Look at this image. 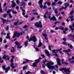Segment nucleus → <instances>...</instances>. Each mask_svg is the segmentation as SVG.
Wrapping results in <instances>:
<instances>
[{
	"mask_svg": "<svg viewBox=\"0 0 74 74\" xmlns=\"http://www.w3.org/2000/svg\"><path fill=\"white\" fill-rule=\"evenodd\" d=\"M35 26H37V27L38 28H41L42 27V25L41 24V22L40 21H39V23L38 22H36L34 24Z\"/></svg>",
	"mask_w": 74,
	"mask_h": 74,
	"instance_id": "4",
	"label": "nucleus"
},
{
	"mask_svg": "<svg viewBox=\"0 0 74 74\" xmlns=\"http://www.w3.org/2000/svg\"><path fill=\"white\" fill-rule=\"evenodd\" d=\"M62 64H64L65 65H67L68 63L66 62H63V61H61Z\"/></svg>",
	"mask_w": 74,
	"mask_h": 74,
	"instance_id": "21",
	"label": "nucleus"
},
{
	"mask_svg": "<svg viewBox=\"0 0 74 74\" xmlns=\"http://www.w3.org/2000/svg\"><path fill=\"white\" fill-rule=\"evenodd\" d=\"M27 66H26L23 67V70H26V69H27Z\"/></svg>",
	"mask_w": 74,
	"mask_h": 74,
	"instance_id": "33",
	"label": "nucleus"
},
{
	"mask_svg": "<svg viewBox=\"0 0 74 74\" xmlns=\"http://www.w3.org/2000/svg\"><path fill=\"white\" fill-rule=\"evenodd\" d=\"M22 33H25V31H23L22 32H21L20 33H18L17 32H15L14 34V35L13 36V38H14L16 37H19L20 35L22 36Z\"/></svg>",
	"mask_w": 74,
	"mask_h": 74,
	"instance_id": "2",
	"label": "nucleus"
},
{
	"mask_svg": "<svg viewBox=\"0 0 74 74\" xmlns=\"http://www.w3.org/2000/svg\"><path fill=\"white\" fill-rule=\"evenodd\" d=\"M21 5L22 7H23V8H25L26 6L27 5V4L24 1H22L21 3Z\"/></svg>",
	"mask_w": 74,
	"mask_h": 74,
	"instance_id": "12",
	"label": "nucleus"
},
{
	"mask_svg": "<svg viewBox=\"0 0 74 74\" xmlns=\"http://www.w3.org/2000/svg\"><path fill=\"white\" fill-rule=\"evenodd\" d=\"M53 10L54 11V12L55 14H58V12L57 11V8H55V7H54L53 8Z\"/></svg>",
	"mask_w": 74,
	"mask_h": 74,
	"instance_id": "17",
	"label": "nucleus"
},
{
	"mask_svg": "<svg viewBox=\"0 0 74 74\" xmlns=\"http://www.w3.org/2000/svg\"><path fill=\"white\" fill-rule=\"evenodd\" d=\"M31 73V72L30 71H28L26 73H25V74H30Z\"/></svg>",
	"mask_w": 74,
	"mask_h": 74,
	"instance_id": "42",
	"label": "nucleus"
},
{
	"mask_svg": "<svg viewBox=\"0 0 74 74\" xmlns=\"http://www.w3.org/2000/svg\"><path fill=\"white\" fill-rule=\"evenodd\" d=\"M58 29H61V30H64V28L63 27H57L55 28V30H57Z\"/></svg>",
	"mask_w": 74,
	"mask_h": 74,
	"instance_id": "16",
	"label": "nucleus"
},
{
	"mask_svg": "<svg viewBox=\"0 0 74 74\" xmlns=\"http://www.w3.org/2000/svg\"><path fill=\"white\" fill-rule=\"evenodd\" d=\"M2 41H3V39L2 38H0V42H2Z\"/></svg>",
	"mask_w": 74,
	"mask_h": 74,
	"instance_id": "59",
	"label": "nucleus"
},
{
	"mask_svg": "<svg viewBox=\"0 0 74 74\" xmlns=\"http://www.w3.org/2000/svg\"><path fill=\"white\" fill-rule=\"evenodd\" d=\"M40 73L42 74H45V73L44 72L43 70H41L40 71Z\"/></svg>",
	"mask_w": 74,
	"mask_h": 74,
	"instance_id": "38",
	"label": "nucleus"
},
{
	"mask_svg": "<svg viewBox=\"0 0 74 74\" xmlns=\"http://www.w3.org/2000/svg\"><path fill=\"white\" fill-rule=\"evenodd\" d=\"M28 25H25L23 27V28L24 29H25V28H28Z\"/></svg>",
	"mask_w": 74,
	"mask_h": 74,
	"instance_id": "34",
	"label": "nucleus"
},
{
	"mask_svg": "<svg viewBox=\"0 0 74 74\" xmlns=\"http://www.w3.org/2000/svg\"><path fill=\"white\" fill-rule=\"evenodd\" d=\"M23 23V22H21L19 23L18 25H21V24H22V23Z\"/></svg>",
	"mask_w": 74,
	"mask_h": 74,
	"instance_id": "62",
	"label": "nucleus"
},
{
	"mask_svg": "<svg viewBox=\"0 0 74 74\" xmlns=\"http://www.w3.org/2000/svg\"><path fill=\"white\" fill-rule=\"evenodd\" d=\"M58 66H61V63H60V62H58Z\"/></svg>",
	"mask_w": 74,
	"mask_h": 74,
	"instance_id": "37",
	"label": "nucleus"
},
{
	"mask_svg": "<svg viewBox=\"0 0 74 74\" xmlns=\"http://www.w3.org/2000/svg\"><path fill=\"white\" fill-rule=\"evenodd\" d=\"M72 59H74V57L72 56V58H71V59L69 58L68 59V60L69 61H70L71 60H72Z\"/></svg>",
	"mask_w": 74,
	"mask_h": 74,
	"instance_id": "32",
	"label": "nucleus"
},
{
	"mask_svg": "<svg viewBox=\"0 0 74 74\" xmlns=\"http://www.w3.org/2000/svg\"><path fill=\"white\" fill-rule=\"evenodd\" d=\"M8 16L10 18H12V16L11 15V14H9Z\"/></svg>",
	"mask_w": 74,
	"mask_h": 74,
	"instance_id": "45",
	"label": "nucleus"
},
{
	"mask_svg": "<svg viewBox=\"0 0 74 74\" xmlns=\"http://www.w3.org/2000/svg\"><path fill=\"white\" fill-rule=\"evenodd\" d=\"M7 14H4L3 15V18H6V17H7Z\"/></svg>",
	"mask_w": 74,
	"mask_h": 74,
	"instance_id": "39",
	"label": "nucleus"
},
{
	"mask_svg": "<svg viewBox=\"0 0 74 74\" xmlns=\"http://www.w3.org/2000/svg\"><path fill=\"white\" fill-rule=\"evenodd\" d=\"M45 14L46 15V14H47V15L48 16H50L51 15V13H49L47 11L45 13Z\"/></svg>",
	"mask_w": 74,
	"mask_h": 74,
	"instance_id": "20",
	"label": "nucleus"
},
{
	"mask_svg": "<svg viewBox=\"0 0 74 74\" xmlns=\"http://www.w3.org/2000/svg\"><path fill=\"white\" fill-rule=\"evenodd\" d=\"M10 62L11 63H13V62H14V60H13V59H12V58L10 60Z\"/></svg>",
	"mask_w": 74,
	"mask_h": 74,
	"instance_id": "57",
	"label": "nucleus"
},
{
	"mask_svg": "<svg viewBox=\"0 0 74 74\" xmlns=\"http://www.w3.org/2000/svg\"><path fill=\"white\" fill-rule=\"evenodd\" d=\"M1 3H0V12L1 13L3 12V11H2V8H1Z\"/></svg>",
	"mask_w": 74,
	"mask_h": 74,
	"instance_id": "24",
	"label": "nucleus"
},
{
	"mask_svg": "<svg viewBox=\"0 0 74 74\" xmlns=\"http://www.w3.org/2000/svg\"><path fill=\"white\" fill-rule=\"evenodd\" d=\"M2 68H3V70H4L5 69V65H3L2 66Z\"/></svg>",
	"mask_w": 74,
	"mask_h": 74,
	"instance_id": "47",
	"label": "nucleus"
},
{
	"mask_svg": "<svg viewBox=\"0 0 74 74\" xmlns=\"http://www.w3.org/2000/svg\"><path fill=\"white\" fill-rule=\"evenodd\" d=\"M42 2H43V0H40L39 1V4H42Z\"/></svg>",
	"mask_w": 74,
	"mask_h": 74,
	"instance_id": "26",
	"label": "nucleus"
},
{
	"mask_svg": "<svg viewBox=\"0 0 74 74\" xmlns=\"http://www.w3.org/2000/svg\"><path fill=\"white\" fill-rule=\"evenodd\" d=\"M12 49H11V52H14L15 51V48L14 47H12Z\"/></svg>",
	"mask_w": 74,
	"mask_h": 74,
	"instance_id": "31",
	"label": "nucleus"
},
{
	"mask_svg": "<svg viewBox=\"0 0 74 74\" xmlns=\"http://www.w3.org/2000/svg\"><path fill=\"white\" fill-rule=\"evenodd\" d=\"M8 55L6 56L5 55H4L3 57V59H5V60H10V57H9Z\"/></svg>",
	"mask_w": 74,
	"mask_h": 74,
	"instance_id": "9",
	"label": "nucleus"
},
{
	"mask_svg": "<svg viewBox=\"0 0 74 74\" xmlns=\"http://www.w3.org/2000/svg\"><path fill=\"white\" fill-rule=\"evenodd\" d=\"M10 69V67H8L7 68H6L5 69V73H8V71Z\"/></svg>",
	"mask_w": 74,
	"mask_h": 74,
	"instance_id": "18",
	"label": "nucleus"
},
{
	"mask_svg": "<svg viewBox=\"0 0 74 74\" xmlns=\"http://www.w3.org/2000/svg\"><path fill=\"white\" fill-rule=\"evenodd\" d=\"M62 48H60V49H57L56 50L54 49L53 50H52V51L53 53H58V51H61V50H62Z\"/></svg>",
	"mask_w": 74,
	"mask_h": 74,
	"instance_id": "14",
	"label": "nucleus"
},
{
	"mask_svg": "<svg viewBox=\"0 0 74 74\" xmlns=\"http://www.w3.org/2000/svg\"><path fill=\"white\" fill-rule=\"evenodd\" d=\"M14 25H15V26H17V25H18V23L16 22H15L14 23Z\"/></svg>",
	"mask_w": 74,
	"mask_h": 74,
	"instance_id": "56",
	"label": "nucleus"
},
{
	"mask_svg": "<svg viewBox=\"0 0 74 74\" xmlns=\"http://www.w3.org/2000/svg\"><path fill=\"white\" fill-rule=\"evenodd\" d=\"M1 20L3 22V24H4V23L8 24L9 22H11L10 20H5L3 18H1Z\"/></svg>",
	"mask_w": 74,
	"mask_h": 74,
	"instance_id": "5",
	"label": "nucleus"
},
{
	"mask_svg": "<svg viewBox=\"0 0 74 74\" xmlns=\"http://www.w3.org/2000/svg\"><path fill=\"white\" fill-rule=\"evenodd\" d=\"M33 39H34V42H35L36 41H37V38L35 36H33Z\"/></svg>",
	"mask_w": 74,
	"mask_h": 74,
	"instance_id": "19",
	"label": "nucleus"
},
{
	"mask_svg": "<svg viewBox=\"0 0 74 74\" xmlns=\"http://www.w3.org/2000/svg\"><path fill=\"white\" fill-rule=\"evenodd\" d=\"M24 17L25 18H29V16L28 15H26L25 16H24Z\"/></svg>",
	"mask_w": 74,
	"mask_h": 74,
	"instance_id": "54",
	"label": "nucleus"
},
{
	"mask_svg": "<svg viewBox=\"0 0 74 74\" xmlns=\"http://www.w3.org/2000/svg\"><path fill=\"white\" fill-rule=\"evenodd\" d=\"M72 26H71V25H69V27L71 30L72 33H73V31H74V23H73L72 24Z\"/></svg>",
	"mask_w": 74,
	"mask_h": 74,
	"instance_id": "10",
	"label": "nucleus"
},
{
	"mask_svg": "<svg viewBox=\"0 0 74 74\" xmlns=\"http://www.w3.org/2000/svg\"><path fill=\"white\" fill-rule=\"evenodd\" d=\"M63 44H64V45H67V43L66 42H62Z\"/></svg>",
	"mask_w": 74,
	"mask_h": 74,
	"instance_id": "49",
	"label": "nucleus"
},
{
	"mask_svg": "<svg viewBox=\"0 0 74 74\" xmlns=\"http://www.w3.org/2000/svg\"><path fill=\"white\" fill-rule=\"evenodd\" d=\"M6 38H7V39H10V36H7L6 37Z\"/></svg>",
	"mask_w": 74,
	"mask_h": 74,
	"instance_id": "50",
	"label": "nucleus"
},
{
	"mask_svg": "<svg viewBox=\"0 0 74 74\" xmlns=\"http://www.w3.org/2000/svg\"><path fill=\"white\" fill-rule=\"evenodd\" d=\"M70 63L71 64H73V63H74V60L71 61L70 62Z\"/></svg>",
	"mask_w": 74,
	"mask_h": 74,
	"instance_id": "43",
	"label": "nucleus"
},
{
	"mask_svg": "<svg viewBox=\"0 0 74 74\" xmlns=\"http://www.w3.org/2000/svg\"><path fill=\"white\" fill-rule=\"evenodd\" d=\"M63 9H64V7H62V8H60L59 9V11H62Z\"/></svg>",
	"mask_w": 74,
	"mask_h": 74,
	"instance_id": "61",
	"label": "nucleus"
},
{
	"mask_svg": "<svg viewBox=\"0 0 74 74\" xmlns=\"http://www.w3.org/2000/svg\"><path fill=\"white\" fill-rule=\"evenodd\" d=\"M56 2H53L52 3V5H55V6H56Z\"/></svg>",
	"mask_w": 74,
	"mask_h": 74,
	"instance_id": "30",
	"label": "nucleus"
},
{
	"mask_svg": "<svg viewBox=\"0 0 74 74\" xmlns=\"http://www.w3.org/2000/svg\"><path fill=\"white\" fill-rule=\"evenodd\" d=\"M11 3H12L11 5V7H12V8H14V7H15L16 5L15 3V2H14V1H12Z\"/></svg>",
	"mask_w": 74,
	"mask_h": 74,
	"instance_id": "13",
	"label": "nucleus"
},
{
	"mask_svg": "<svg viewBox=\"0 0 74 74\" xmlns=\"http://www.w3.org/2000/svg\"><path fill=\"white\" fill-rule=\"evenodd\" d=\"M33 40V42H34V39H33V37L31 36V38L29 40V41H32Z\"/></svg>",
	"mask_w": 74,
	"mask_h": 74,
	"instance_id": "23",
	"label": "nucleus"
},
{
	"mask_svg": "<svg viewBox=\"0 0 74 74\" xmlns=\"http://www.w3.org/2000/svg\"><path fill=\"white\" fill-rule=\"evenodd\" d=\"M35 19V18H34V17H33L31 19L30 21H33L34 20V19Z\"/></svg>",
	"mask_w": 74,
	"mask_h": 74,
	"instance_id": "41",
	"label": "nucleus"
},
{
	"mask_svg": "<svg viewBox=\"0 0 74 74\" xmlns=\"http://www.w3.org/2000/svg\"><path fill=\"white\" fill-rule=\"evenodd\" d=\"M25 60V61H26V62L25 61H23V64H25V63H28V62H32L33 61L32 60H28V59H26Z\"/></svg>",
	"mask_w": 74,
	"mask_h": 74,
	"instance_id": "15",
	"label": "nucleus"
},
{
	"mask_svg": "<svg viewBox=\"0 0 74 74\" xmlns=\"http://www.w3.org/2000/svg\"><path fill=\"white\" fill-rule=\"evenodd\" d=\"M45 52L46 54H48V53H48V50H45Z\"/></svg>",
	"mask_w": 74,
	"mask_h": 74,
	"instance_id": "51",
	"label": "nucleus"
},
{
	"mask_svg": "<svg viewBox=\"0 0 74 74\" xmlns=\"http://www.w3.org/2000/svg\"><path fill=\"white\" fill-rule=\"evenodd\" d=\"M60 23V21H56V22L54 24L56 25V24H57V23Z\"/></svg>",
	"mask_w": 74,
	"mask_h": 74,
	"instance_id": "48",
	"label": "nucleus"
},
{
	"mask_svg": "<svg viewBox=\"0 0 74 74\" xmlns=\"http://www.w3.org/2000/svg\"><path fill=\"white\" fill-rule=\"evenodd\" d=\"M35 49L36 50V51H39V49H38V48H35Z\"/></svg>",
	"mask_w": 74,
	"mask_h": 74,
	"instance_id": "60",
	"label": "nucleus"
},
{
	"mask_svg": "<svg viewBox=\"0 0 74 74\" xmlns=\"http://www.w3.org/2000/svg\"><path fill=\"white\" fill-rule=\"evenodd\" d=\"M47 4L49 6H50V5L51 4V2H49L47 3Z\"/></svg>",
	"mask_w": 74,
	"mask_h": 74,
	"instance_id": "44",
	"label": "nucleus"
},
{
	"mask_svg": "<svg viewBox=\"0 0 74 74\" xmlns=\"http://www.w3.org/2000/svg\"><path fill=\"white\" fill-rule=\"evenodd\" d=\"M51 16H49V19L50 21H56V17L55 16H53V17H52L51 18Z\"/></svg>",
	"mask_w": 74,
	"mask_h": 74,
	"instance_id": "8",
	"label": "nucleus"
},
{
	"mask_svg": "<svg viewBox=\"0 0 74 74\" xmlns=\"http://www.w3.org/2000/svg\"><path fill=\"white\" fill-rule=\"evenodd\" d=\"M42 45V43L40 42V43H39V45L38 46V48H40V47H41V45Z\"/></svg>",
	"mask_w": 74,
	"mask_h": 74,
	"instance_id": "27",
	"label": "nucleus"
},
{
	"mask_svg": "<svg viewBox=\"0 0 74 74\" xmlns=\"http://www.w3.org/2000/svg\"><path fill=\"white\" fill-rule=\"evenodd\" d=\"M43 18H47V16H46V15H43Z\"/></svg>",
	"mask_w": 74,
	"mask_h": 74,
	"instance_id": "58",
	"label": "nucleus"
},
{
	"mask_svg": "<svg viewBox=\"0 0 74 74\" xmlns=\"http://www.w3.org/2000/svg\"><path fill=\"white\" fill-rule=\"evenodd\" d=\"M42 35L44 37H45V39L47 40V41L46 42V43H48V38H47V34H45L43 33Z\"/></svg>",
	"mask_w": 74,
	"mask_h": 74,
	"instance_id": "11",
	"label": "nucleus"
},
{
	"mask_svg": "<svg viewBox=\"0 0 74 74\" xmlns=\"http://www.w3.org/2000/svg\"><path fill=\"white\" fill-rule=\"evenodd\" d=\"M70 68L66 69V67L62 68L60 69V71H64L65 73L66 74H69V73H70Z\"/></svg>",
	"mask_w": 74,
	"mask_h": 74,
	"instance_id": "1",
	"label": "nucleus"
},
{
	"mask_svg": "<svg viewBox=\"0 0 74 74\" xmlns=\"http://www.w3.org/2000/svg\"><path fill=\"white\" fill-rule=\"evenodd\" d=\"M40 7L41 8V9H42V8L43 7V6H42V4H40Z\"/></svg>",
	"mask_w": 74,
	"mask_h": 74,
	"instance_id": "53",
	"label": "nucleus"
},
{
	"mask_svg": "<svg viewBox=\"0 0 74 74\" xmlns=\"http://www.w3.org/2000/svg\"><path fill=\"white\" fill-rule=\"evenodd\" d=\"M8 27H9V26H6L5 30H8Z\"/></svg>",
	"mask_w": 74,
	"mask_h": 74,
	"instance_id": "55",
	"label": "nucleus"
},
{
	"mask_svg": "<svg viewBox=\"0 0 74 74\" xmlns=\"http://www.w3.org/2000/svg\"><path fill=\"white\" fill-rule=\"evenodd\" d=\"M12 12L13 14H17V12L16 11H12Z\"/></svg>",
	"mask_w": 74,
	"mask_h": 74,
	"instance_id": "40",
	"label": "nucleus"
},
{
	"mask_svg": "<svg viewBox=\"0 0 74 74\" xmlns=\"http://www.w3.org/2000/svg\"><path fill=\"white\" fill-rule=\"evenodd\" d=\"M46 62H47V60L45 58V61H43V63H46Z\"/></svg>",
	"mask_w": 74,
	"mask_h": 74,
	"instance_id": "52",
	"label": "nucleus"
},
{
	"mask_svg": "<svg viewBox=\"0 0 74 74\" xmlns=\"http://www.w3.org/2000/svg\"><path fill=\"white\" fill-rule=\"evenodd\" d=\"M73 13H74V11H73V10H72L71 11L70 13V15H73Z\"/></svg>",
	"mask_w": 74,
	"mask_h": 74,
	"instance_id": "35",
	"label": "nucleus"
},
{
	"mask_svg": "<svg viewBox=\"0 0 74 74\" xmlns=\"http://www.w3.org/2000/svg\"><path fill=\"white\" fill-rule=\"evenodd\" d=\"M6 13H7L8 14H10V10H8L6 12Z\"/></svg>",
	"mask_w": 74,
	"mask_h": 74,
	"instance_id": "46",
	"label": "nucleus"
},
{
	"mask_svg": "<svg viewBox=\"0 0 74 74\" xmlns=\"http://www.w3.org/2000/svg\"><path fill=\"white\" fill-rule=\"evenodd\" d=\"M47 67L48 69H49V70H50L51 69H53V68H54V66H52L51 65H53L54 64L53 62H51V61H49L48 62V63H47Z\"/></svg>",
	"mask_w": 74,
	"mask_h": 74,
	"instance_id": "3",
	"label": "nucleus"
},
{
	"mask_svg": "<svg viewBox=\"0 0 74 74\" xmlns=\"http://www.w3.org/2000/svg\"><path fill=\"white\" fill-rule=\"evenodd\" d=\"M28 5H29V6H31L32 5V3L30 2H29L28 3Z\"/></svg>",
	"mask_w": 74,
	"mask_h": 74,
	"instance_id": "63",
	"label": "nucleus"
},
{
	"mask_svg": "<svg viewBox=\"0 0 74 74\" xmlns=\"http://www.w3.org/2000/svg\"><path fill=\"white\" fill-rule=\"evenodd\" d=\"M19 6H17L16 7V10H19Z\"/></svg>",
	"mask_w": 74,
	"mask_h": 74,
	"instance_id": "64",
	"label": "nucleus"
},
{
	"mask_svg": "<svg viewBox=\"0 0 74 74\" xmlns=\"http://www.w3.org/2000/svg\"><path fill=\"white\" fill-rule=\"evenodd\" d=\"M56 60L57 62H60V60L59 58H56Z\"/></svg>",
	"mask_w": 74,
	"mask_h": 74,
	"instance_id": "36",
	"label": "nucleus"
},
{
	"mask_svg": "<svg viewBox=\"0 0 74 74\" xmlns=\"http://www.w3.org/2000/svg\"><path fill=\"white\" fill-rule=\"evenodd\" d=\"M27 44H28V41H25L24 43L25 46H26V47H27Z\"/></svg>",
	"mask_w": 74,
	"mask_h": 74,
	"instance_id": "29",
	"label": "nucleus"
},
{
	"mask_svg": "<svg viewBox=\"0 0 74 74\" xmlns=\"http://www.w3.org/2000/svg\"><path fill=\"white\" fill-rule=\"evenodd\" d=\"M35 61L36 62H34L33 65H32V66H33L34 67H37V65H36V64H37L38 62H40V61L38 59L35 60Z\"/></svg>",
	"mask_w": 74,
	"mask_h": 74,
	"instance_id": "6",
	"label": "nucleus"
},
{
	"mask_svg": "<svg viewBox=\"0 0 74 74\" xmlns=\"http://www.w3.org/2000/svg\"><path fill=\"white\" fill-rule=\"evenodd\" d=\"M14 44H16V45H18V46L17 47V48L18 49V48H22L23 47V46H20V45H20V43L19 42H18V41H16V42Z\"/></svg>",
	"mask_w": 74,
	"mask_h": 74,
	"instance_id": "7",
	"label": "nucleus"
},
{
	"mask_svg": "<svg viewBox=\"0 0 74 74\" xmlns=\"http://www.w3.org/2000/svg\"><path fill=\"white\" fill-rule=\"evenodd\" d=\"M64 5L65 7L67 8V7H69V6H70V4L68 3H65L64 4Z\"/></svg>",
	"mask_w": 74,
	"mask_h": 74,
	"instance_id": "22",
	"label": "nucleus"
},
{
	"mask_svg": "<svg viewBox=\"0 0 74 74\" xmlns=\"http://www.w3.org/2000/svg\"><path fill=\"white\" fill-rule=\"evenodd\" d=\"M73 16H69V18H71V21H74V18H73Z\"/></svg>",
	"mask_w": 74,
	"mask_h": 74,
	"instance_id": "28",
	"label": "nucleus"
},
{
	"mask_svg": "<svg viewBox=\"0 0 74 74\" xmlns=\"http://www.w3.org/2000/svg\"><path fill=\"white\" fill-rule=\"evenodd\" d=\"M62 3H63V2H61V1H60L58 2L57 3V4H60V5H61Z\"/></svg>",
	"mask_w": 74,
	"mask_h": 74,
	"instance_id": "25",
	"label": "nucleus"
}]
</instances>
